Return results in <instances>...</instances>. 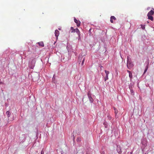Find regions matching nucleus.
Here are the masks:
<instances>
[{
  "mask_svg": "<svg viewBox=\"0 0 154 154\" xmlns=\"http://www.w3.org/2000/svg\"><path fill=\"white\" fill-rule=\"evenodd\" d=\"M39 75H38L37 77V78H39Z\"/></svg>",
  "mask_w": 154,
  "mask_h": 154,
  "instance_id": "72a5a7b5",
  "label": "nucleus"
},
{
  "mask_svg": "<svg viewBox=\"0 0 154 154\" xmlns=\"http://www.w3.org/2000/svg\"><path fill=\"white\" fill-rule=\"evenodd\" d=\"M129 77L130 78V79L131 80H131H132V74L131 73H131H129Z\"/></svg>",
  "mask_w": 154,
  "mask_h": 154,
  "instance_id": "dca6fc26",
  "label": "nucleus"
},
{
  "mask_svg": "<svg viewBox=\"0 0 154 154\" xmlns=\"http://www.w3.org/2000/svg\"><path fill=\"white\" fill-rule=\"evenodd\" d=\"M127 71L129 73V74L131 72V71L128 70H127Z\"/></svg>",
  "mask_w": 154,
  "mask_h": 154,
  "instance_id": "c85d7f7f",
  "label": "nucleus"
},
{
  "mask_svg": "<svg viewBox=\"0 0 154 154\" xmlns=\"http://www.w3.org/2000/svg\"><path fill=\"white\" fill-rule=\"evenodd\" d=\"M107 117L108 119L109 120H110L112 119L111 117L110 116H108Z\"/></svg>",
  "mask_w": 154,
  "mask_h": 154,
  "instance_id": "a878e982",
  "label": "nucleus"
},
{
  "mask_svg": "<svg viewBox=\"0 0 154 154\" xmlns=\"http://www.w3.org/2000/svg\"><path fill=\"white\" fill-rule=\"evenodd\" d=\"M63 152H63L62 151V152H61V154H63Z\"/></svg>",
  "mask_w": 154,
  "mask_h": 154,
  "instance_id": "473e14b6",
  "label": "nucleus"
},
{
  "mask_svg": "<svg viewBox=\"0 0 154 154\" xmlns=\"http://www.w3.org/2000/svg\"><path fill=\"white\" fill-rule=\"evenodd\" d=\"M75 29H74L73 27L71 28V32H75Z\"/></svg>",
  "mask_w": 154,
  "mask_h": 154,
  "instance_id": "2eb2a0df",
  "label": "nucleus"
},
{
  "mask_svg": "<svg viewBox=\"0 0 154 154\" xmlns=\"http://www.w3.org/2000/svg\"><path fill=\"white\" fill-rule=\"evenodd\" d=\"M74 22L76 23L77 26H79L80 25V22L79 20H77L76 18L74 19Z\"/></svg>",
  "mask_w": 154,
  "mask_h": 154,
  "instance_id": "39448f33",
  "label": "nucleus"
},
{
  "mask_svg": "<svg viewBox=\"0 0 154 154\" xmlns=\"http://www.w3.org/2000/svg\"><path fill=\"white\" fill-rule=\"evenodd\" d=\"M59 29L60 30L61 29H60V28H59Z\"/></svg>",
  "mask_w": 154,
  "mask_h": 154,
  "instance_id": "c9c22d12",
  "label": "nucleus"
},
{
  "mask_svg": "<svg viewBox=\"0 0 154 154\" xmlns=\"http://www.w3.org/2000/svg\"><path fill=\"white\" fill-rule=\"evenodd\" d=\"M142 149V151H143V152H144V151H143V149L142 148V149Z\"/></svg>",
  "mask_w": 154,
  "mask_h": 154,
  "instance_id": "2f4dec72",
  "label": "nucleus"
},
{
  "mask_svg": "<svg viewBox=\"0 0 154 154\" xmlns=\"http://www.w3.org/2000/svg\"><path fill=\"white\" fill-rule=\"evenodd\" d=\"M84 61H85V58H84L82 60V62L81 63V66H83V65Z\"/></svg>",
  "mask_w": 154,
  "mask_h": 154,
  "instance_id": "412c9836",
  "label": "nucleus"
},
{
  "mask_svg": "<svg viewBox=\"0 0 154 154\" xmlns=\"http://www.w3.org/2000/svg\"><path fill=\"white\" fill-rule=\"evenodd\" d=\"M141 143L144 147L146 146L147 145V142L146 139L143 138L141 140Z\"/></svg>",
  "mask_w": 154,
  "mask_h": 154,
  "instance_id": "7ed1b4c3",
  "label": "nucleus"
},
{
  "mask_svg": "<svg viewBox=\"0 0 154 154\" xmlns=\"http://www.w3.org/2000/svg\"><path fill=\"white\" fill-rule=\"evenodd\" d=\"M145 26H142L141 28L143 29H145Z\"/></svg>",
  "mask_w": 154,
  "mask_h": 154,
  "instance_id": "bb28decb",
  "label": "nucleus"
},
{
  "mask_svg": "<svg viewBox=\"0 0 154 154\" xmlns=\"http://www.w3.org/2000/svg\"><path fill=\"white\" fill-rule=\"evenodd\" d=\"M75 32H76L78 34H79L80 33V31L77 28L75 29Z\"/></svg>",
  "mask_w": 154,
  "mask_h": 154,
  "instance_id": "f3484780",
  "label": "nucleus"
},
{
  "mask_svg": "<svg viewBox=\"0 0 154 154\" xmlns=\"http://www.w3.org/2000/svg\"><path fill=\"white\" fill-rule=\"evenodd\" d=\"M38 43V44L40 46H42V47H44V44L43 42H39Z\"/></svg>",
  "mask_w": 154,
  "mask_h": 154,
  "instance_id": "9b49d317",
  "label": "nucleus"
},
{
  "mask_svg": "<svg viewBox=\"0 0 154 154\" xmlns=\"http://www.w3.org/2000/svg\"><path fill=\"white\" fill-rule=\"evenodd\" d=\"M131 92V94H133V93H134V91L132 89H130Z\"/></svg>",
  "mask_w": 154,
  "mask_h": 154,
  "instance_id": "5701e85b",
  "label": "nucleus"
},
{
  "mask_svg": "<svg viewBox=\"0 0 154 154\" xmlns=\"http://www.w3.org/2000/svg\"><path fill=\"white\" fill-rule=\"evenodd\" d=\"M101 154H104V152L103 153V152L101 153Z\"/></svg>",
  "mask_w": 154,
  "mask_h": 154,
  "instance_id": "f704fd0d",
  "label": "nucleus"
},
{
  "mask_svg": "<svg viewBox=\"0 0 154 154\" xmlns=\"http://www.w3.org/2000/svg\"><path fill=\"white\" fill-rule=\"evenodd\" d=\"M116 18L114 16H111V17H110V22L111 23H113V20H116Z\"/></svg>",
  "mask_w": 154,
  "mask_h": 154,
  "instance_id": "0eeeda50",
  "label": "nucleus"
},
{
  "mask_svg": "<svg viewBox=\"0 0 154 154\" xmlns=\"http://www.w3.org/2000/svg\"><path fill=\"white\" fill-rule=\"evenodd\" d=\"M154 14V11H153L152 10H151L150 11H149L147 15H151V16H152V15H153Z\"/></svg>",
  "mask_w": 154,
  "mask_h": 154,
  "instance_id": "1a4fd4ad",
  "label": "nucleus"
},
{
  "mask_svg": "<svg viewBox=\"0 0 154 154\" xmlns=\"http://www.w3.org/2000/svg\"><path fill=\"white\" fill-rule=\"evenodd\" d=\"M87 95L90 103H93L94 101V100L91 97V94L90 91H89L88 92Z\"/></svg>",
  "mask_w": 154,
  "mask_h": 154,
  "instance_id": "f03ea898",
  "label": "nucleus"
},
{
  "mask_svg": "<svg viewBox=\"0 0 154 154\" xmlns=\"http://www.w3.org/2000/svg\"><path fill=\"white\" fill-rule=\"evenodd\" d=\"M59 32L57 30H56L55 31V36L56 37V39H58V37L59 35Z\"/></svg>",
  "mask_w": 154,
  "mask_h": 154,
  "instance_id": "423d86ee",
  "label": "nucleus"
},
{
  "mask_svg": "<svg viewBox=\"0 0 154 154\" xmlns=\"http://www.w3.org/2000/svg\"><path fill=\"white\" fill-rule=\"evenodd\" d=\"M147 16L148 17V18L149 19L151 20L152 21H153V17L152 16L148 15H147Z\"/></svg>",
  "mask_w": 154,
  "mask_h": 154,
  "instance_id": "f8f14e48",
  "label": "nucleus"
},
{
  "mask_svg": "<svg viewBox=\"0 0 154 154\" xmlns=\"http://www.w3.org/2000/svg\"><path fill=\"white\" fill-rule=\"evenodd\" d=\"M31 68L32 69H33V68Z\"/></svg>",
  "mask_w": 154,
  "mask_h": 154,
  "instance_id": "4c0bfd02",
  "label": "nucleus"
},
{
  "mask_svg": "<svg viewBox=\"0 0 154 154\" xmlns=\"http://www.w3.org/2000/svg\"><path fill=\"white\" fill-rule=\"evenodd\" d=\"M117 152H118V153L120 154H121L122 153L121 152V149L120 148V146H118L117 148Z\"/></svg>",
  "mask_w": 154,
  "mask_h": 154,
  "instance_id": "6e6552de",
  "label": "nucleus"
},
{
  "mask_svg": "<svg viewBox=\"0 0 154 154\" xmlns=\"http://www.w3.org/2000/svg\"><path fill=\"white\" fill-rule=\"evenodd\" d=\"M83 57H79V59H80V58H81V59H82V58Z\"/></svg>",
  "mask_w": 154,
  "mask_h": 154,
  "instance_id": "7c9ffc66",
  "label": "nucleus"
},
{
  "mask_svg": "<svg viewBox=\"0 0 154 154\" xmlns=\"http://www.w3.org/2000/svg\"><path fill=\"white\" fill-rule=\"evenodd\" d=\"M129 57L128 56L127 57V66L128 67H130L133 66V64L131 62V61L129 60Z\"/></svg>",
  "mask_w": 154,
  "mask_h": 154,
  "instance_id": "20e7f679",
  "label": "nucleus"
},
{
  "mask_svg": "<svg viewBox=\"0 0 154 154\" xmlns=\"http://www.w3.org/2000/svg\"><path fill=\"white\" fill-rule=\"evenodd\" d=\"M105 72L106 74V75L108 76V74L109 73V71H107L106 70H105Z\"/></svg>",
  "mask_w": 154,
  "mask_h": 154,
  "instance_id": "a211bd4d",
  "label": "nucleus"
},
{
  "mask_svg": "<svg viewBox=\"0 0 154 154\" xmlns=\"http://www.w3.org/2000/svg\"><path fill=\"white\" fill-rule=\"evenodd\" d=\"M35 62L36 60L35 58L31 57L30 59L29 64L31 65L32 67L34 66L35 63Z\"/></svg>",
  "mask_w": 154,
  "mask_h": 154,
  "instance_id": "f257e3e1",
  "label": "nucleus"
},
{
  "mask_svg": "<svg viewBox=\"0 0 154 154\" xmlns=\"http://www.w3.org/2000/svg\"><path fill=\"white\" fill-rule=\"evenodd\" d=\"M44 154V152L43 150H42L41 152V154Z\"/></svg>",
  "mask_w": 154,
  "mask_h": 154,
  "instance_id": "cd10ccee",
  "label": "nucleus"
},
{
  "mask_svg": "<svg viewBox=\"0 0 154 154\" xmlns=\"http://www.w3.org/2000/svg\"><path fill=\"white\" fill-rule=\"evenodd\" d=\"M6 114L8 117H9L11 116V113L9 111H7L6 112Z\"/></svg>",
  "mask_w": 154,
  "mask_h": 154,
  "instance_id": "ddd939ff",
  "label": "nucleus"
},
{
  "mask_svg": "<svg viewBox=\"0 0 154 154\" xmlns=\"http://www.w3.org/2000/svg\"><path fill=\"white\" fill-rule=\"evenodd\" d=\"M103 125H104V127L106 128H108V124L107 122H104L103 123Z\"/></svg>",
  "mask_w": 154,
  "mask_h": 154,
  "instance_id": "4468645a",
  "label": "nucleus"
},
{
  "mask_svg": "<svg viewBox=\"0 0 154 154\" xmlns=\"http://www.w3.org/2000/svg\"><path fill=\"white\" fill-rule=\"evenodd\" d=\"M147 68H146L144 70V73H143V74H144L146 72L147 70Z\"/></svg>",
  "mask_w": 154,
  "mask_h": 154,
  "instance_id": "393cba45",
  "label": "nucleus"
},
{
  "mask_svg": "<svg viewBox=\"0 0 154 154\" xmlns=\"http://www.w3.org/2000/svg\"><path fill=\"white\" fill-rule=\"evenodd\" d=\"M108 79V76L106 75V76L104 78V81H106Z\"/></svg>",
  "mask_w": 154,
  "mask_h": 154,
  "instance_id": "6ab92c4d",
  "label": "nucleus"
},
{
  "mask_svg": "<svg viewBox=\"0 0 154 154\" xmlns=\"http://www.w3.org/2000/svg\"><path fill=\"white\" fill-rule=\"evenodd\" d=\"M130 153H131L130 154H132V152H131Z\"/></svg>",
  "mask_w": 154,
  "mask_h": 154,
  "instance_id": "e433bc0d",
  "label": "nucleus"
},
{
  "mask_svg": "<svg viewBox=\"0 0 154 154\" xmlns=\"http://www.w3.org/2000/svg\"><path fill=\"white\" fill-rule=\"evenodd\" d=\"M113 108L115 111V116H116V117L117 114L118 113V110L117 109H116L115 107H113Z\"/></svg>",
  "mask_w": 154,
  "mask_h": 154,
  "instance_id": "9d476101",
  "label": "nucleus"
},
{
  "mask_svg": "<svg viewBox=\"0 0 154 154\" xmlns=\"http://www.w3.org/2000/svg\"><path fill=\"white\" fill-rule=\"evenodd\" d=\"M76 140L77 142H80L81 141V139L80 137H78Z\"/></svg>",
  "mask_w": 154,
  "mask_h": 154,
  "instance_id": "4be33fe9",
  "label": "nucleus"
},
{
  "mask_svg": "<svg viewBox=\"0 0 154 154\" xmlns=\"http://www.w3.org/2000/svg\"><path fill=\"white\" fill-rule=\"evenodd\" d=\"M132 85L131 84H130V85H129V88L130 89H132Z\"/></svg>",
  "mask_w": 154,
  "mask_h": 154,
  "instance_id": "aec40b11",
  "label": "nucleus"
},
{
  "mask_svg": "<svg viewBox=\"0 0 154 154\" xmlns=\"http://www.w3.org/2000/svg\"><path fill=\"white\" fill-rule=\"evenodd\" d=\"M147 68H146L144 70V73H143V74H144L146 72L147 70Z\"/></svg>",
  "mask_w": 154,
  "mask_h": 154,
  "instance_id": "b1692460",
  "label": "nucleus"
},
{
  "mask_svg": "<svg viewBox=\"0 0 154 154\" xmlns=\"http://www.w3.org/2000/svg\"><path fill=\"white\" fill-rule=\"evenodd\" d=\"M3 83L1 81V80L0 79V84H2Z\"/></svg>",
  "mask_w": 154,
  "mask_h": 154,
  "instance_id": "c756f323",
  "label": "nucleus"
}]
</instances>
